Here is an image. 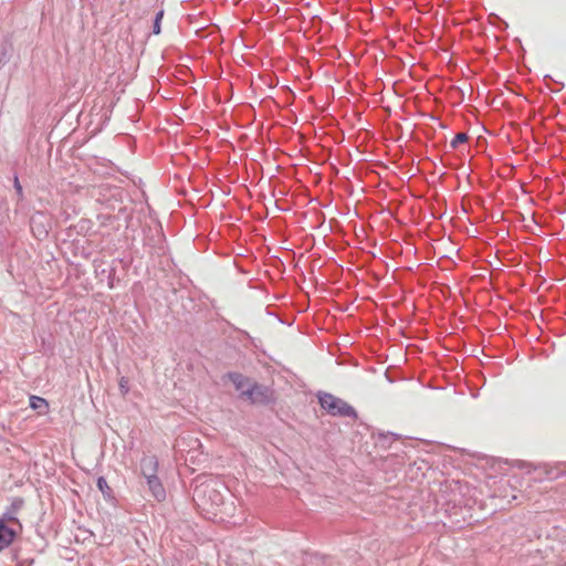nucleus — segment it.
<instances>
[{"label": "nucleus", "instance_id": "3", "mask_svg": "<svg viewBox=\"0 0 566 566\" xmlns=\"http://www.w3.org/2000/svg\"><path fill=\"white\" fill-rule=\"evenodd\" d=\"M230 379L238 391H240L241 396L247 397L249 394L251 386L253 385V380L247 378L240 374H231Z\"/></svg>", "mask_w": 566, "mask_h": 566}, {"label": "nucleus", "instance_id": "10", "mask_svg": "<svg viewBox=\"0 0 566 566\" xmlns=\"http://www.w3.org/2000/svg\"><path fill=\"white\" fill-rule=\"evenodd\" d=\"M164 17V11H159L157 14H156V19H155V22H154V33L155 34H159L160 33V21Z\"/></svg>", "mask_w": 566, "mask_h": 566}, {"label": "nucleus", "instance_id": "5", "mask_svg": "<svg viewBox=\"0 0 566 566\" xmlns=\"http://www.w3.org/2000/svg\"><path fill=\"white\" fill-rule=\"evenodd\" d=\"M208 495L209 500L211 501V506H218L222 502V495L218 490L214 488H211L210 485H207L203 490H197V496L202 500L203 504L206 496Z\"/></svg>", "mask_w": 566, "mask_h": 566}, {"label": "nucleus", "instance_id": "1", "mask_svg": "<svg viewBox=\"0 0 566 566\" xmlns=\"http://www.w3.org/2000/svg\"><path fill=\"white\" fill-rule=\"evenodd\" d=\"M318 401L321 407L332 416L353 418L357 417L355 409L350 405L332 394H319Z\"/></svg>", "mask_w": 566, "mask_h": 566}, {"label": "nucleus", "instance_id": "11", "mask_svg": "<svg viewBox=\"0 0 566 566\" xmlns=\"http://www.w3.org/2000/svg\"><path fill=\"white\" fill-rule=\"evenodd\" d=\"M97 486H98V489H99L102 492H104V491H105V489H108L107 482H106V480H105L104 478H99V479L97 480Z\"/></svg>", "mask_w": 566, "mask_h": 566}, {"label": "nucleus", "instance_id": "12", "mask_svg": "<svg viewBox=\"0 0 566 566\" xmlns=\"http://www.w3.org/2000/svg\"><path fill=\"white\" fill-rule=\"evenodd\" d=\"M127 384H128V380H127L126 378H122V379L119 380V387H120V390H122V392H123L124 395L128 391Z\"/></svg>", "mask_w": 566, "mask_h": 566}, {"label": "nucleus", "instance_id": "4", "mask_svg": "<svg viewBox=\"0 0 566 566\" xmlns=\"http://www.w3.org/2000/svg\"><path fill=\"white\" fill-rule=\"evenodd\" d=\"M147 484L153 496L161 502L166 497V491L157 475L146 478Z\"/></svg>", "mask_w": 566, "mask_h": 566}, {"label": "nucleus", "instance_id": "9", "mask_svg": "<svg viewBox=\"0 0 566 566\" xmlns=\"http://www.w3.org/2000/svg\"><path fill=\"white\" fill-rule=\"evenodd\" d=\"M468 140V135L465 133L457 134L451 140L450 145L452 148H457L460 144H463Z\"/></svg>", "mask_w": 566, "mask_h": 566}, {"label": "nucleus", "instance_id": "8", "mask_svg": "<svg viewBox=\"0 0 566 566\" xmlns=\"http://www.w3.org/2000/svg\"><path fill=\"white\" fill-rule=\"evenodd\" d=\"M30 407L32 409H44L42 413H45L49 409V403L44 398L38 397V396H31L30 397Z\"/></svg>", "mask_w": 566, "mask_h": 566}, {"label": "nucleus", "instance_id": "2", "mask_svg": "<svg viewBox=\"0 0 566 566\" xmlns=\"http://www.w3.org/2000/svg\"><path fill=\"white\" fill-rule=\"evenodd\" d=\"M245 398L253 403H265L271 400L272 392L268 387L253 382Z\"/></svg>", "mask_w": 566, "mask_h": 566}, {"label": "nucleus", "instance_id": "13", "mask_svg": "<svg viewBox=\"0 0 566 566\" xmlns=\"http://www.w3.org/2000/svg\"><path fill=\"white\" fill-rule=\"evenodd\" d=\"M14 187H15V189H17V191H18L19 193H21V192H22V187H21V185H20V182H19L18 178H15V179H14Z\"/></svg>", "mask_w": 566, "mask_h": 566}, {"label": "nucleus", "instance_id": "14", "mask_svg": "<svg viewBox=\"0 0 566 566\" xmlns=\"http://www.w3.org/2000/svg\"><path fill=\"white\" fill-rule=\"evenodd\" d=\"M48 234V231L45 229H42V230H39L38 232V237H41V235H46Z\"/></svg>", "mask_w": 566, "mask_h": 566}, {"label": "nucleus", "instance_id": "7", "mask_svg": "<svg viewBox=\"0 0 566 566\" xmlns=\"http://www.w3.org/2000/svg\"><path fill=\"white\" fill-rule=\"evenodd\" d=\"M14 536V531L0 521V552L13 542Z\"/></svg>", "mask_w": 566, "mask_h": 566}, {"label": "nucleus", "instance_id": "6", "mask_svg": "<svg viewBox=\"0 0 566 566\" xmlns=\"http://www.w3.org/2000/svg\"><path fill=\"white\" fill-rule=\"evenodd\" d=\"M158 461L155 457H144L142 460V473L145 478L157 475Z\"/></svg>", "mask_w": 566, "mask_h": 566}]
</instances>
